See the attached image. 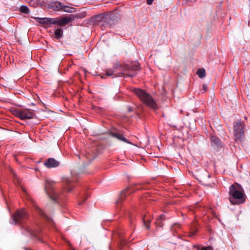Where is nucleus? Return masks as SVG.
<instances>
[{"mask_svg": "<svg viewBox=\"0 0 250 250\" xmlns=\"http://www.w3.org/2000/svg\"><path fill=\"white\" fill-rule=\"evenodd\" d=\"M140 70L139 64H127L124 66L116 62L112 68H109L105 71V75L107 76L133 77L136 75V71Z\"/></svg>", "mask_w": 250, "mask_h": 250, "instance_id": "obj_1", "label": "nucleus"}, {"mask_svg": "<svg viewBox=\"0 0 250 250\" xmlns=\"http://www.w3.org/2000/svg\"><path fill=\"white\" fill-rule=\"evenodd\" d=\"M35 19L37 22L41 24L45 25H49L50 24H58L60 26H63L74 20L73 15H70L68 16L62 17L60 19L50 18H35Z\"/></svg>", "mask_w": 250, "mask_h": 250, "instance_id": "obj_2", "label": "nucleus"}, {"mask_svg": "<svg viewBox=\"0 0 250 250\" xmlns=\"http://www.w3.org/2000/svg\"><path fill=\"white\" fill-rule=\"evenodd\" d=\"M240 190L237 189L234 185H232L229 187V193L230 197L229 200L230 202L233 205H238L245 202V194L244 190L239 184H237Z\"/></svg>", "mask_w": 250, "mask_h": 250, "instance_id": "obj_3", "label": "nucleus"}, {"mask_svg": "<svg viewBox=\"0 0 250 250\" xmlns=\"http://www.w3.org/2000/svg\"><path fill=\"white\" fill-rule=\"evenodd\" d=\"M132 91L145 105L154 109L157 108L156 102L149 93L139 88H133Z\"/></svg>", "mask_w": 250, "mask_h": 250, "instance_id": "obj_4", "label": "nucleus"}, {"mask_svg": "<svg viewBox=\"0 0 250 250\" xmlns=\"http://www.w3.org/2000/svg\"><path fill=\"white\" fill-rule=\"evenodd\" d=\"M55 183L49 179L45 180V191L48 197L53 201L58 202L59 195L54 190Z\"/></svg>", "mask_w": 250, "mask_h": 250, "instance_id": "obj_5", "label": "nucleus"}, {"mask_svg": "<svg viewBox=\"0 0 250 250\" xmlns=\"http://www.w3.org/2000/svg\"><path fill=\"white\" fill-rule=\"evenodd\" d=\"M244 123L240 121H237L234 124L233 135L235 142H241L243 141L245 137L244 131Z\"/></svg>", "mask_w": 250, "mask_h": 250, "instance_id": "obj_6", "label": "nucleus"}, {"mask_svg": "<svg viewBox=\"0 0 250 250\" xmlns=\"http://www.w3.org/2000/svg\"><path fill=\"white\" fill-rule=\"evenodd\" d=\"M13 114L21 120L33 119L35 116L34 112L30 109H15L13 110Z\"/></svg>", "mask_w": 250, "mask_h": 250, "instance_id": "obj_7", "label": "nucleus"}, {"mask_svg": "<svg viewBox=\"0 0 250 250\" xmlns=\"http://www.w3.org/2000/svg\"><path fill=\"white\" fill-rule=\"evenodd\" d=\"M14 224L22 223L27 218V214L24 209L18 210L12 216Z\"/></svg>", "mask_w": 250, "mask_h": 250, "instance_id": "obj_8", "label": "nucleus"}, {"mask_svg": "<svg viewBox=\"0 0 250 250\" xmlns=\"http://www.w3.org/2000/svg\"><path fill=\"white\" fill-rule=\"evenodd\" d=\"M63 188L67 192H70L74 187V181L69 178H66L63 180Z\"/></svg>", "mask_w": 250, "mask_h": 250, "instance_id": "obj_9", "label": "nucleus"}, {"mask_svg": "<svg viewBox=\"0 0 250 250\" xmlns=\"http://www.w3.org/2000/svg\"><path fill=\"white\" fill-rule=\"evenodd\" d=\"M44 165L46 167L50 168L58 167L60 165V163L55 159L50 158L44 161Z\"/></svg>", "mask_w": 250, "mask_h": 250, "instance_id": "obj_10", "label": "nucleus"}, {"mask_svg": "<svg viewBox=\"0 0 250 250\" xmlns=\"http://www.w3.org/2000/svg\"><path fill=\"white\" fill-rule=\"evenodd\" d=\"M63 4L59 1H52L49 4V8L54 11H62Z\"/></svg>", "mask_w": 250, "mask_h": 250, "instance_id": "obj_11", "label": "nucleus"}, {"mask_svg": "<svg viewBox=\"0 0 250 250\" xmlns=\"http://www.w3.org/2000/svg\"><path fill=\"white\" fill-rule=\"evenodd\" d=\"M111 135L112 137L117 139L119 141H123L125 143L131 144V143L127 139H126L124 136L118 132H112Z\"/></svg>", "mask_w": 250, "mask_h": 250, "instance_id": "obj_12", "label": "nucleus"}, {"mask_svg": "<svg viewBox=\"0 0 250 250\" xmlns=\"http://www.w3.org/2000/svg\"><path fill=\"white\" fill-rule=\"evenodd\" d=\"M143 223L146 229L150 228L149 224L151 221V217L149 215H145L143 218Z\"/></svg>", "mask_w": 250, "mask_h": 250, "instance_id": "obj_13", "label": "nucleus"}, {"mask_svg": "<svg viewBox=\"0 0 250 250\" xmlns=\"http://www.w3.org/2000/svg\"><path fill=\"white\" fill-rule=\"evenodd\" d=\"M62 11L66 13H71L75 12L76 11V9L75 8L63 4Z\"/></svg>", "mask_w": 250, "mask_h": 250, "instance_id": "obj_14", "label": "nucleus"}, {"mask_svg": "<svg viewBox=\"0 0 250 250\" xmlns=\"http://www.w3.org/2000/svg\"><path fill=\"white\" fill-rule=\"evenodd\" d=\"M210 140L212 145H214L219 146L221 144L220 139L215 136H211L210 137Z\"/></svg>", "mask_w": 250, "mask_h": 250, "instance_id": "obj_15", "label": "nucleus"}, {"mask_svg": "<svg viewBox=\"0 0 250 250\" xmlns=\"http://www.w3.org/2000/svg\"><path fill=\"white\" fill-rule=\"evenodd\" d=\"M130 192L131 191H129L128 189H126L123 191L120 194V199L117 202V203H119L120 200H123L127 195L130 194Z\"/></svg>", "mask_w": 250, "mask_h": 250, "instance_id": "obj_16", "label": "nucleus"}, {"mask_svg": "<svg viewBox=\"0 0 250 250\" xmlns=\"http://www.w3.org/2000/svg\"><path fill=\"white\" fill-rule=\"evenodd\" d=\"M85 157L89 162H91L96 158L95 155L90 152L89 150L85 152Z\"/></svg>", "mask_w": 250, "mask_h": 250, "instance_id": "obj_17", "label": "nucleus"}, {"mask_svg": "<svg viewBox=\"0 0 250 250\" xmlns=\"http://www.w3.org/2000/svg\"><path fill=\"white\" fill-rule=\"evenodd\" d=\"M36 211L41 216L47 220H49V218L43 212V211L39 207H35Z\"/></svg>", "mask_w": 250, "mask_h": 250, "instance_id": "obj_18", "label": "nucleus"}, {"mask_svg": "<svg viewBox=\"0 0 250 250\" xmlns=\"http://www.w3.org/2000/svg\"><path fill=\"white\" fill-rule=\"evenodd\" d=\"M54 35L55 38L57 39H59L62 37L63 35V31L62 29L58 28L54 32Z\"/></svg>", "mask_w": 250, "mask_h": 250, "instance_id": "obj_19", "label": "nucleus"}, {"mask_svg": "<svg viewBox=\"0 0 250 250\" xmlns=\"http://www.w3.org/2000/svg\"><path fill=\"white\" fill-rule=\"evenodd\" d=\"M86 16V12L85 11L73 15V20L76 19H83Z\"/></svg>", "mask_w": 250, "mask_h": 250, "instance_id": "obj_20", "label": "nucleus"}, {"mask_svg": "<svg viewBox=\"0 0 250 250\" xmlns=\"http://www.w3.org/2000/svg\"><path fill=\"white\" fill-rule=\"evenodd\" d=\"M197 74L200 78H203L206 76V71L204 69L199 68L197 70Z\"/></svg>", "mask_w": 250, "mask_h": 250, "instance_id": "obj_21", "label": "nucleus"}, {"mask_svg": "<svg viewBox=\"0 0 250 250\" xmlns=\"http://www.w3.org/2000/svg\"><path fill=\"white\" fill-rule=\"evenodd\" d=\"M165 220V217L164 214H161L159 215V216L157 219V222H156V224L157 226H160L161 227L160 225L161 222Z\"/></svg>", "mask_w": 250, "mask_h": 250, "instance_id": "obj_22", "label": "nucleus"}, {"mask_svg": "<svg viewBox=\"0 0 250 250\" xmlns=\"http://www.w3.org/2000/svg\"><path fill=\"white\" fill-rule=\"evenodd\" d=\"M20 11L21 12L25 13V14H28L29 12V8L24 5H22L20 8Z\"/></svg>", "mask_w": 250, "mask_h": 250, "instance_id": "obj_23", "label": "nucleus"}, {"mask_svg": "<svg viewBox=\"0 0 250 250\" xmlns=\"http://www.w3.org/2000/svg\"><path fill=\"white\" fill-rule=\"evenodd\" d=\"M89 196V194L87 193L84 196L82 197L81 201L79 202V205H82L83 203L85 201Z\"/></svg>", "mask_w": 250, "mask_h": 250, "instance_id": "obj_24", "label": "nucleus"}, {"mask_svg": "<svg viewBox=\"0 0 250 250\" xmlns=\"http://www.w3.org/2000/svg\"><path fill=\"white\" fill-rule=\"evenodd\" d=\"M27 231H28L29 234L32 237H37L38 239H39V237L38 236L37 232L36 231H34L33 230L30 229H28L27 230Z\"/></svg>", "mask_w": 250, "mask_h": 250, "instance_id": "obj_25", "label": "nucleus"}, {"mask_svg": "<svg viewBox=\"0 0 250 250\" xmlns=\"http://www.w3.org/2000/svg\"><path fill=\"white\" fill-rule=\"evenodd\" d=\"M201 250H213V249L211 246L203 247L201 248Z\"/></svg>", "mask_w": 250, "mask_h": 250, "instance_id": "obj_26", "label": "nucleus"}, {"mask_svg": "<svg viewBox=\"0 0 250 250\" xmlns=\"http://www.w3.org/2000/svg\"><path fill=\"white\" fill-rule=\"evenodd\" d=\"M176 228H180V225H178V224H177V225H174L171 227V230H172V231L174 230V229H176Z\"/></svg>", "mask_w": 250, "mask_h": 250, "instance_id": "obj_27", "label": "nucleus"}, {"mask_svg": "<svg viewBox=\"0 0 250 250\" xmlns=\"http://www.w3.org/2000/svg\"><path fill=\"white\" fill-rule=\"evenodd\" d=\"M153 0H146L147 4L148 5L151 4L152 3Z\"/></svg>", "mask_w": 250, "mask_h": 250, "instance_id": "obj_28", "label": "nucleus"}, {"mask_svg": "<svg viewBox=\"0 0 250 250\" xmlns=\"http://www.w3.org/2000/svg\"><path fill=\"white\" fill-rule=\"evenodd\" d=\"M202 87L204 90L206 91L207 89V86L206 84H203Z\"/></svg>", "mask_w": 250, "mask_h": 250, "instance_id": "obj_29", "label": "nucleus"}, {"mask_svg": "<svg viewBox=\"0 0 250 250\" xmlns=\"http://www.w3.org/2000/svg\"><path fill=\"white\" fill-rule=\"evenodd\" d=\"M128 112H131V111H132V110L131 108V107H129L128 108Z\"/></svg>", "mask_w": 250, "mask_h": 250, "instance_id": "obj_30", "label": "nucleus"}, {"mask_svg": "<svg viewBox=\"0 0 250 250\" xmlns=\"http://www.w3.org/2000/svg\"><path fill=\"white\" fill-rule=\"evenodd\" d=\"M25 250H32L31 249L26 248V249H25Z\"/></svg>", "mask_w": 250, "mask_h": 250, "instance_id": "obj_31", "label": "nucleus"}, {"mask_svg": "<svg viewBox=\"0 0 250 250\" xmlns=\"http://www.w3.org/2000/svg\"><path fill=\"white\" fill-rule=\"evenodd\" d=\"M195 234V233H192L191 235H190V236H193Z\"/></svg>", "mask_w": 250, "mask_h": 250, "instance_id": "obj_32", "label": "nucleus"}]
</instances>
